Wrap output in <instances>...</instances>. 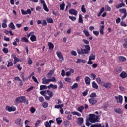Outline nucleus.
<instances>
[{
	"mask_svg": "<svg viewBox=\"0 0 127 127\" xmlns=\"http://www.w3.org/2000/svg\"><path fill=\"white\" fill-rule=\"evenodd\" d=\"M85 49L81 48V49H77V53L79 55L82 54H88L91 50V48L89 45H85Z\"/></svg>",
	"mask_w": 127,
	"mask_h": 127,
	"instance_id": "nucleus-1",
	"label": "nucleus"
},
{
	"mask_svg": "<svg viewBox=\"0 0 127 127\" xmlns=\"http://www.w3.org/2000/svg\"><path fill=\"white\" fill-rule=\"evenodd\" d=\"M89 121L91 123H96L99 122V116L95 114H90L89 115Z\"/></svg>",
	"mask_w": 127,
	"mask_h": 127,
	"instance_id": "nucleus-2",
	"label": "nucleus"
},
{
	"mask_svg": "<svg viewBox=\"0 0 127 127\" xmlns=\"http://www.w3.org/2000/svg\"><path fill=\"white\" fill-rule=\"evenodd\" d=\"M25 96H21L17 97L15 99L16 103H25Z\"/></svg>",
	"mask_w": 127,
	"mask_h": 127,
	"instance_id": "nucleus-3",
	"label": "nucleus"
},
{
	"mask_svg": "<svg viewBox=\"0 0 127 127\" xmlns=\"http://www.w3.org/2000/svg\"><path fill=\"white\" fill-rule=\"evenodd\" d=\"M56 54H57L58 57H59L60 62H63V61H64V58L63 57V56L62 55L61 52L57 51Z\"/></svg>",
	"mask_w": 127,
	"mask_h": 127,
	"instance_id": "nucleus-4",
	"label": "nucleus"
},
{
	"mask_svg": "<svg viewBox=\"0 0 127 127\" xmlns=\"http://www.w3.org/2000/svg\"><path fill=\"white\" fill-rule=\"evenodd\" d=\"M115 99H116L117 103H120V104L123 103V97L122 96L119 95L118 97L115 96Z\"/></svg>",
	"mask_w": 127,
	"mask_h": 127,
	"instance_id": "nucleus-5",
	"label": "nucleus"
},
{
	"mask_svg": "<svg viewBox=\"0 0 127 127\" xmlns=\"http://www.w3.org/2000/svg\"><path fill=\"white\" fill-rule=\"evenodd\" d=\"M69 13L70 14H72L73 15H75V16H77V15L78 14V11L77 10L71 9L69 11Z\"/></svg>",
	"mask_w": 127,
	"mask_h": 127,
	"instance_id": "nucleus-6",
	"label": "nucleus"
},
{
	"mask_svg": "<svg viewBox=\"0 0 127 127\" xmlns=\"http://www.w3.org/2000/svg\"><path fill=\"white\" fill-rule=\"evenodd\" d=\"M6 110L8 112H14V111L16 110V108H15V107L13 106V107L7 106L6 108Z\"/></svg>",
	"mask_w": 127,
	"mask_h": 127,
	"instance_id": "nucleus-7",
	"label": "nucleus"
},
{
	"mask_svg": "<svg viewBox=\"0 0 127 127\" xmlns=\"http://www.w3.org/2000/svg\"><path fill=\"white\" fill-rule=\"evenodd\" d=\"M54 123V121L53 120H50L48 122V121H47L45 122V126L46 127H51V123Z\"/></svg>",
	"mask_w": 127,
	"mask_h": 127,
	"instance_id": "nucleus-8",
	"label": "nucleus"
},
{
	"mask_svg": "<svg viewBox=\"0 0 127 127\" xmlns=\"http://www.w3.org/2000/svg\"><path fill=\"white\" fill-rule=\"evenodd\" d=\"M119 76L122 79H125V78H127V73H126V72H125V71H122L120 73Z\"/></svg>",
	"mask_w": 127,
	"mask_h": 127,
	"instance_id": "nucleus-9",
	"label": "nucleus"
},
{
	"mask_svg": "<svg viewBox=\"0 0 127 127\" xmlns=\"http://www.w3.org/2000/svg\"><path fill=\"white\" fill-rule=\"evenodd\" d=\"M118 59L120 62H125V61H127V59L124 56H119Z\"/></svg>",
	"mask_w": 127,
	"mask_h": 127,
	"instance_id": "nucleus-10",
	"label": "nucleus"
},
{
	"mask_svg": "<svg viewBox=\"0 0 127 127\" xmlns=\"http://www.w3.org/2000/svg\"><path fill=\"white\" fill-rule=\"evenodd\" d=\"M114 112H115V113H116L117 114H123V110L119 108L114 109Z\"/></svg>",
	"mask_w": 127,
	"mask_h": 127,
	"instance_id": "nucleus-11",
	"label": "nucleus"
},
{
	"mask_svg": "<svg viewBox=\"0 0 127 127\" xmlns=\"http://www.w3.org/2000/svg\"><path fill=\"white\" fill-rule=\"evenodd\" d=\"M122 67H119L118 68L114 70V73L116 74L117 75H119V73H121V71H122Z\"/></svg>",
	"mask_w": 127,
	"mask_h": 127,
	"instance_id": "nucleus-12",
	"label": "nucleus"
},
{
	"mask_svg": "<svg viewBox=\"0 0 127 127\" xmlns=\"http://www.w3.org/2000/svg\"><path fill=\"white\" fill-rule=\"evenodd\" d=\"M78 124L80 126L83 125V123H84V118H78Z\"/></svg>",
	"mask_w": 127,
	"mask_h": 127,
	"instance_id": "nucleus-13",
	"label": "nucleus"
},
{
	"mask_svg": "<svg viewBox=\"0 0 127 127\" xmlns=\"http://www.w3.org/2000/svg\"><path fill=\"white\" fill-rule=\"evenodd\" d=\"M89 102L90 104H91V105H95V104L97 103V100L94 98H91L89 99Z\"/></svg>",
	"mask_w": 127,
	"mask_h": 127,
	"instance_id": "nucleus-14",
	"label": "nucleus"
},
{
	"mask_svg": "<svg viewBox=\"0 0 127 127\" xmlns=\"http://www.w3.org/2000/svg\"><path fill=\"white\" fill-rule=\"evenodd\" d=\"M85 81L86 85H90L91 83V79H90L89 77H85Z\"/></svg>",
	"mask_w": 127,
	"mask_h": 127,
	"instance_id": "nucleus-15",
	"label": "nucleus"
},
{
	"mask_svg": "<svg viewBox=\"0 0 127 127\" xmlns=\"http://www.w3.org/2000/svg\"><path fill=\"white\" fill-rule=\"evenodd\" d=\"M48 46H49L50 50H53V48H54V45L52 43L48 42Z\"/></svg>",
	"mask_w": 127,
	"mask_h": 127,
	"instance_id": "nucleus-16",
	"label": "nucleus"
},
{
	"mask_svg": "<svg viewBox=\"0 0 127 127\" xmlns=\"http://www.w3.org/2000/svg\"><path fill=\"white\" fill-rule=\"evenodd\" d=\"M89 59L90 60H95L96 59V55H95V53H92L89 56Z\"/></svg>",
	"mask_w": 127,
	"mask_h": 127,
	"instance_id": "nucleus-17",
	"label": "nucleus"
},
{
	"mask_svg": "<svg viewBox=\"0 0 127 127\" xmlns=\"http://www.w3.org/2000/svg\"><path fill=\"white\" fill-rule=\"evenodd\" d=\"M9 28H11L12 30H14L15 29V26L14 25V24H13V22H11L9 25Z\"/></svg>",
	"mask_w": 127,
	"mask_h": 127,
	"instance_id": "nucleus-18",
	"label": "nucleus"
},
{
	"mask_svg": "<svg viewBox=\"0 0 127 127\" xmlns=\"http://www.w3.org/2000/svg\"><path fill=\"white\" fill-rule=\"evenodd\" d=\"M105 28V26L103 25L100 26V34H102V35H104V29Z\"/></svg>",
	"mask_w": 127,
	"mask_h": 127,
	"instance_id": "nucleus-19",
	"label": "nucleus"
},
{
	"mask_svg": "<svg viewBox=\"0 0 127 127\" xmlns=\"http://www.w3.org/2000/svg\"><path fill=\"white\" fill-rule=\"evenodd\" d=\"M92 87L94 89H96V90H98L99 89V86H98V84L96 83V82L93 81L92 82Z\"/></svg>",
	"mask_w": 127,
	"mask_h": 127,
	"instance_id": "nucleus-20",
	"label": "nucleus"
},
{
	"mask_svg": "<svg viewBox=\"0 0 127 127\" xmlns=\"http://www.w3.org/2000/svg\"><path fill=\"white\" fill-rule=\"evenodd\" d=\"M13 57L14 59V61H15L17 62H22V60H20L19 58L16 57V56L15 55H13Z\"/></svg>",
	"mask_w": 127,
	"mask_h": 127,
	"instance_id": "nucleus-21",
	"label": "nucleus"
},
{
	"mask_svg": "<svg viewBox=\"0 0 127 127\" xmlns=\"http://www.w3.org/2000/svg\"><path fill=\"white\" fill-rule=\"evenodd\" d=\"M48 89H50V88H52V89H57V85H53V84H50V85L48 87Z\"/></svg>",
	"mask_w": 127,
	"mask_h": 127,
	"instance_id": "nucleus-22",
	"label": "nucleus"
},
{
	"mask_svg": "<svg viewBox=\"0 0 127 127\" xmlns=\"http://www.w3.org/2000/svg\"><path fill=\"white\" fill-rule=\"evenodd\" d=\"M65 3L63 2V3L60 5V10H64L65 9Z\"/></svg>",
	"mask_w": 127,
	"mask_h": 127,
	"instance_id": "nucleus-23",
	"label": "nucleus"
},
{
	"mask_svg": "<svg viewBox=\"0 0 127 127\" xmlns=\"http://www.w3.org/2000/svg\"><path fill=\"white\" fill-rule=\"evenodd\" d=\"M54 73V71L53 70H51L47 74V78H51L52 77V74Z\"/></svg>",
	"mask_w": 127,
	"mask_h": 127,
	"instance_id": "nucleus-24",
	"label": "nucleus"
},
{
	"mask_svg": "<svg viewBox=\"0 0 127 127\" xmlns=\"http://www.w3.org/2000/svg\"><path fill=\"white\" fill-rule=\"evenodd\" d=\"M103 86L105 87V88H106V89H110L111 88V83H105Z\"/></svg>",
	"mask_w": 127,
	"mask_h": 127,
	"instance_id": "nucleus-25",
	"label": "nucleus"
},
{
	"mask_svg": "<svg viewBox=\"0 0 127 127\" xmlns=\"http://www.w3.org/2000/svg\"><path fill=\"white\" fill-rule=\"evenodd\" d=\"M78 22L79 23H84V21H83V18L82 17V15L80 14L79 15V20H78Z\"/></svg>",
	"mask_w": 127,
	"mask_h": 127,
	"instance_id": "nucleus-26",
	"label": "nucleus"
},
{
	"mask_svg": "<svg viewBox=\"0 0 127 127\" xmlns=\"http://www.w3.org/2000/svg\"><path fill=\"white\" fill-rule=\"evenodd\" d=\"M12 66H13V63L11 61V59H10V61H8L7 67H9Z\"/></svg>",
	"mask_w": 127,
	"mask_h": 127,
	"instance_id": "nucleus-27",
	"label": "nucleus"
},
{
	"mask_svg": "<svg viewBox=\"0 0 127 127\" xmlns=\"http://www.w3.org/2000/svg\"><path fill=\"white\" fill-rule=\"evenodd\" d=\"M56 120L58 125H60V124L62 123V120H61V118L60 117L56 118Z\"/></svg>",
	"mask_w": 127,
	"mask_h": 127,
	"instance_id": "nucleus-28",
	"label": "nucleus"
},
{
	"mask_svg": "<svg viewBox=\"0 0 127 127\" xmlns=\"http://www.w3.org/2000/svg\"><path fill=\"white\" fill-rule=\"evenodd\" d=\"M78 83H75L74 84V85L70 87L71 89H72V90H74V89H77V88H78Z\"/></svg>",
	"mask_w": 127,
	"mask_h": 127,
	"instance_id": "nucleus-29",
	"label": "nucleus"
},
{
	"mask_svg": "<svg viewBox=\"0 0 127 127\" xmlns=\"http://www.w3.org/2000/svg\"><path fill=\"white\" fill-rule=\"evenodd\" d=\"M47 93L49 97H50V98H52V97H53V93H52V92L49 90H47Z\"/></svg>",
	"mask_w": 127,
	"mask_h": 127,
	"instance_id": "nucleus-30",
	"label": "nucleus"
},
{
	"mask_svg": "<svg viewBox=\"0 0 127 127\" xmlns=\"http://www.w3.org/2000/svg\"><path fill=\"white\" fill-rule=\"evenodd\" d=\"M30 39L32 42L36 41V36L34 35H32L31 36Z\"/></svg>",
	"mask_w": 127,
	"mask_h": 127,
	"instance_id": "nucleus-31",
	"label": "nucleus"
},
{
	"mask_svg": "<svg viewBox=\"0 0 127 127\" xmlns=\"http://www.w3.org/2000/svg\"><path fill=\"white\" fill-rule=\"evenodd\" d=\"M43 7L44 10H45V11L47 12H48L49 11V9H48V8H47V6L46 5V4H43Z\"/></svg>",
	"mask_w": 127,
	"mask_h": 127,
	"instance_id": "nucleus-32",
	"label": "nucleus"
},
{
	"mask_svg": "<svg viewBox=\"0 0 127 127\" xmlns=\"http://www.w3.org/2000/svg\"><path fill=\"white\" fill-rule=\"evenodd\" d=\"M47 89V86L46 85H41L40 86V91H42V90H46Z\"/></svg>",
	"mask_w": 127,
	"mask_h": 127,
	"instance_id": "nucleus-33",
	"label": "nucleus"
},
{
	"mask_svg": "<svg viewBox=\"0 0 127 127\" xmlns=\"http://www.w3.org/2000/svg\"><path fill=\"white\" fill-rule=\"evenodd\" d=\"M122 6H125V4H124L123 3H120L119 4L116 5V7L117 9H119V8H120V7H122Z\"/></svg>",
	"mask_w": 127,
	"mask_h": 127,
	"instance_id": "nucleus-34",
	"label": "nucleus"
},
{
	"mask_svg": "<svg viewBox=\"0 0 127 127\" xmlns=\"http://www.w3.org/2000/svg\"><path fill=\"white\" fill-rule=\"evenodd\" d=\"M83 32L84 34H85L86 36H87V37H89V36H90V34L89 33V32L88 31L84 30Z\"/></svg>",
	"mask_w": 127,
	"mask_h": 127,
	"instance_id": "nucleus-35",
	"label": "nucleus"
},
{
	"mask_svg": "<svg viewBox=\"0 0 127 127\" xmlns=\"http://www.w3.org/2000/svg\"><path fill=\"white\" fill-rule=\"evenodd\" d=\"M20 122H21V119L18 118L15 121V124L16 125H20Z\"/></svg>",
	"mask_w": 127,
	"mask_h": 127,
	"instance_id": "nucleus-36",
	"label": "nucleus"
},
{
	"mask_svg": "<svg viewBox=\"0 0 127 127\" xmlns=\"http://www.w3.org/2000/svg\"><path fill=\"white\" fill-rule=\"evenodd\" d=\"M90 127H105V126L102 127V125H101V124L92 125Z\"/></svg>",
	"mask_w": 127,
	"mask_h": 127,
	"instance_id": "nucleus-37",
	"label": "nucleus"
},
{
	"mask_svg": "<svg viewBox=\"0 0 127 127\" xmlns=\"http://www.w3.org/2000/svg\"><path fill=\"white\" fill-rule=\"evenodd\" d=\"M48 23H53V20L51 18H47Z\"/></svg>",
	"mask_w": 127,
	"mask_h": 127,
	"instance_id": "nucleus-38",
	"label": "nucleus"
},
{
	"mask_svg": "<svg viewBox=\"0 0 127 127\" xmlns=\"http://www.w3.org/2000/svg\"><path fill=\"white\" fill-rule=\"evenodd\" d=\"M83 110H84V106H80L77 109V111L80 112V113H82Z\"/></svg>",
	"mask_w": 127,
	"mask_h": 127,
	"instance_id": "nucleus-39",
	"label": "nucleus"
},
{
	"mask_svg": "<svg viewBox=\"0 0 127 127\" xmlns=\"http://www.w3.org/2000/svg\"><path fill=\"white\" fill-rule=\"evenodd\" d=\"M65 81L67 82V83H71V82H72V79L69 77H67L65 78Z\"/></svg>",
	"mask_w": 127,
	"mask_h": 127,
	"instance_id": "nucleus-40",
	"label": "nucleus"
},
{
	"mask_svg": "<svg viewBox=\"0 0 127 127\" xmlns=\"http://www.w3.org/2000/svg\"><path fill=\"white\" fill-rule=\"evenodd\" d=\"M42 80H43L42 84H48V83H49L48 79H44V78H43Z\"/></svg>",
	"mask_w": 127,
	"mask_h": 127,
	"instance_id": "nucleus-41",
	"label": "nucleus"
},
{
	"mask_svg": "<svg viewBox=\"0 0 127 127\" xmlns=\"http://www.w3.org/2000/svg\"><path fill=\"white\" fill-rule=\"evenodd\" d=\"M64 124L65 127H69V126H70V121H65L64 122Z\"/></svg>",
	"mask_w": 127,
	"mask_h": 127,
	"instance_id": "nucleus-42",
	"label": "nucleus"
},
{
	"mask_svg": "<svg viewBox=\"0 0 127 127\" xmlns=\"http://www.w3.org/2000/svg\"><path fill=\"white\" fill-rule=\"evenodd\" d=\"M81 11L83 12V13H86V8H85V5H82L81 7Z\"/></svg>",
	"mask_w": 127,
	"mask_h": 127,
	"instance_id": "nucleus-43",
	"label": "nucleus"
},
{
	"mask_svg": "<svg viewBox=\"0 0 127 127\" xmlns=\"http://www.w3.org/2000/svg\"><path fill=\"white\" fill-rule=\"evenodd\" d=\"M21 40L23 42H29L28 39L26 37L22 38Z\"/></svg>",
	"mask_w": 127,
	"mask_h": 127,
	"instance_id": "nucleus-44",
	"label": "nucleus"
},
{
	"mask_svg": "<svg viewBox=\"0 0 127 127\" xmlns=\"http://www.w3.org/2000/svg\"><path fill=\"white\" fill-rule=\"evenodd\" d=\"M120 12H121L122 13H127V11L126 10V9H121L119 10Z\"/></svg>",
	"mask_w": 127,
	"mask_h": 127,
	"instance_id": "nucleus-45",
	"label": "nucleus"
},
{
	"mask_svg": "<svg viewBox=\"0 0 127 127\" xmlns=\"http://www.w3.org/2000/svg\"><path fill=\"white\" fill-rule=\"evenodd\" d=\"M89 122L90 120L89 119L86 120V126H87V127H89L90 126H91V123Z\"/></svg>",
	"mask_w": 127,
	"mask_h": 127,
	"instance_id": "nucleus-46",
	"label": "nucleus"
},
{
	"mask_svg": "<svg viewBox=\"0 0 127 127\" xmlns=\"http://www.w3.org/2000/svg\"><path fill=\"white\" fill-rule=\"evenodd\" d=\"M71 54L73 56H77V52L75 51H72L71 52Z\"/></svg>",
	"mask_w": 127,
	"mask_h": 127,
	"instance_id": "nucleus-47",
	"label": "nucleus"
},
{
	"mask_svg": "<svg viewBox=\"0 0 127 127\" xmlns=\"http://www.w3.org/2000/svg\"><path fill=\"white\" fill-rule=\"evenodd\" d=\"M59 89H62L63 88V83H62V82L61 81H60L59 82Z\"/></svg>",
	"mask_w": 127,
	"mask_h": 127,
	"instance_id": "nucleus-48",
	"label": "nucleus"
},
{
	"mask_svg": "<svg viewBox=\"0 0 127 127\" xmlns=\"http://www.w3.org/2000/svg\"><path fill=\"white\" fill-rule=\"evenodd\" d=\"M30 112L32 114H34L35 112V108H34V107H31L30 109Z\"/></svg>",
	"mask_w": 127,
	"mask_h": 127,
	"instance_id": "nucleus-49",
	"label": "nucleus"
},
{
	"mask_svg": "<svg viewBox=\"0 0 127 127\" xmlns=\"http://www.w3.org/2000/svg\"><path fill=\"white\" fill-rule=\"evenodd\" d=\"M32 79L35 83H37V84H39L38 81H37V79H36L35 77L32 76Z\"/></svg>",
	"mask_w": 127,
	"mask_h": 127,
	"instance_id": "nucleus-50",
	"label": "nucleus"
},
{
	"mask_svg": "<svg viewBox=\"0 0 127 127\" xmlns=\"http://www.w3.org/2000/svg\"><path fill=\"white\" fill-rule=\"evenodd\" d=\"M42 106L43 108H47V107H48V103H43L42 104Z\"/></svg>",
	"mask_w": 127,
	"mask_h": 127,
	"instance_id": "nucleus-51",
	"label": "nucleus"
},
{
	"mask_svg": "<svg viewBox=\"0 0 127 127\" xmlns=\"http://www.w3.org/2000/svg\"><path fill=\"white\" fill-rule=\"evenodd\" d=\"M69 18L71 20H72V21H75V20H76V17H73V16H69Z\"/></svg>",
	"mask_w": 127,
	"mask_h": 127,
	"instance_id": "nucleus-52",
	"label": "nucleus"
},
{
	"mask_svg": "<svg viewBox=\"0 0 127 127\" xmlns=\"http://www.w3.org/2000/svg\"><path fill=\"white\" fill-rule=\"evenodd\" d=\"M21 76L22 77V79H23V81H25V80H27V78H26L25 79L24 78V73L22 72L21 74Z\"/></svg>",
	"mask_w": 127,
	"mask_h": 127,
	"instance_id": "nucleus-53",
	"label": "nucleus"
},
{
	"mask_svg": "<svg viewBox=\"0 0 127 127\" xmlns=\"http://www.w3.org/2000/svg\"><path fill=\"white\" fill-rule=\"evenodd\" d=\"M105 9L107 11H111V7H109L108 5L105 6Z\"/></svg>",
	"mask_w": 127,
	"mask_h": 127,
	"instance_id": "nucleus-54",
	"label": "nucleus"
},
{
	"mask_svg": "<svg viewBox=\"0 0 127 127\" xmlns=\"http://www.w3.org/2000/svg\"><path fill=\"white\" fill-rule=\"evenodd\" d=\"M3 51L4 53H8V49L4 48L3 49Z\"/></svg>",
	"mask_w": 127,
	"mask_h": 127,
	"instance_id": "nucleus-55",
	"label": "nucleus"
},
{
	"mask_svg": "<svg viewBox=\"0 0 127 127\" xmlns=\"http://www.w3.org/2000/svg\"><path fill=\"white\" fill-rule=\"evenodd\" d=\"M96 82H97L98 84H101L102 83L101 78L100 77L96 78Z\"/></svg>",
	"mask_w": 127,
	"mask_h": 127,
	"instance_id": "nucleus-56",
	"label": "nucleus"
},
{
	"mask_svg": "<svg viewBox=\"0 0 127 127\" xmlns=\"http://www.w3.org/2000/svg\"><path fill=\"white\" fill-rule=\"evenodd\" d=\"M65 75H66V72H65V71L64 70H62V73H61V75L63 77H64V76H65Z\"/></svg>",
	"mask_w": 127,
	"mask_h": 127,
	"instance_id": "nucleus-57",
	"label": "nucleus"
},
{
	"mask_svg": "<svg viewBox=\"0 0 127 127\" xmlns=\"http://www.w3.org/2000/svg\"><path fill=\"white\" fill-rule=\"evenodd\" d=\"M21 12H22V14H23V15H26V14H27V12L25 11H24V10L23 9H21Z\"/></svg>",
	"mask_w": 127,
	"mask_h": 127,
	"instance_id": "nucleus-58",
	"label": "nucleus"
},
{
	"mask_svg": "<svg viewBox=\"0 0 127 127\" xmlns=\"http://www.w3.org/2000/svg\"><path fill=\"white\" fill-rule=\"evenodd\" d=\"M2 27H3V28H6L7 27V24L5 23H3L2 24Z\"/></svg>",
	"mask_w": 127,
	"mask_h": 127,
	"instance_id": "nucleus-59",
	"label": "nucleus"
},
{
	"mask_svg": "<svg viewBox=\"0 0 127 127\" xmlns=\"http://www.w3.org/2000/svg\"><path fill=\"white\" fill-rule=\"evenodd\" d=\"M96 93H92L90 95V97L91 98H96Z\"/></svg>",
	"mask_w": 127,
	"mask_h": 127,
	"instance_id": "nucleus-60",
	"label": "nucleus"
},
{
	"mask_svg": "<svg viewBox=\"0 0 127 127\" xmlns=\"http://www.w3.org/2000/svg\"><path fill=\"white\" fill-rule=\"evenodd\" d=\"M42 25H43V26H46V25H47V23L46 22V20H44L43 21Z\"/></svg>",
	"mask_w": 127,
	"mask_h": 127,
	"instance_id": "nucleus-61",
	"label": "nucleus"
},
{
	"mask_svg": "<svg viewBox=\"0 0 127 127\" xmlns=\"http://www.w3.org/2000/svg\"><path fill=\"white\" fill-rule=\"evenodd\" d=\"M82 95L84 97H86L88 95V90H86L83 92Z\"/></svg>",
	"mask_w": 127,
	"mask_h": 127,
	"instance_id": "nucleus-62",
	"label": "nucleus"
},
{
	"mask_svg": "<svg viewBox=\"0 0 127 127\" xmlns=\"http://www.w3.org/2000/svg\"><path fill=\"white\" fill-rule=\"evenodd\" d=\"M91 78H93V80H95L96 79V74L94 73H92L91 74Z\"/></svg>",
	"mask_w": 127,
	"mask_h": 127,
	"instance_id": "nucleus-63",
	"label": "nucleus"
},
{
	"mask_svg": "<svg viewBox=\"0 0 127 127\" xmlns=\"http://www.w3.org/2000/svg\"><path fill=\"white\" fill-rule=\"evenodd\" d=\"M68 120H72L73 119V115H68L67 116Z\"/></svg>",
	"mask_w": 127,
	"mask_h": 127,
	"instance_id": "nucleus-64",
	"label": "nucleus"
}]
</instances>
